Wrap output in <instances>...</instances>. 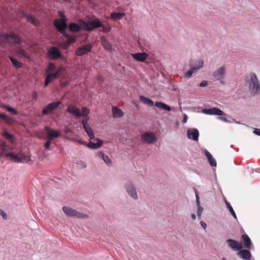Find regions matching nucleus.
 Masks as SVG:
<instances>
[{
	"label": "nucleus",
	"instance_id": "nucleus-39",
	"mask_svg": "<svg viewBox=\"0 0 260 260\" xmlns=\"http://www.w3.org/2000/svg\"><path fill=\"white\" fill-rule=\"evenodd\" d=\"M4 108L6 109L8 111L11 113L12 114L17 115L18 114V111L13 108H12L7 105H4L3 106Z\"/></svg>",
	"mask_w": 260,
	"mask_h": 260
},
{
	"label": "nucleus",
	"instance_id": "nucleus-43",
	"mask_svg": "<svg viewBox=\"0 0 260 260\" xmlns=\"http://www.w3.org/2000/svg\"><path fill=\"white\" fill-rule=\"evenodd\" d=\"M194 73H196L195 70L194 69L190 68V69L189 71H188L184 74V76L185 77L190 78L192 75V74Z\"/></svg>",
	"mask_w": 260,
	"mask_h": 260
},
{
	"label": "nucleus",
	"instance_id": "nucleus-61",
	"mask_svg": "<svg viewBox=\"0 0 260 260\" xmlns=\"http://www.w3.org/2000/svg\"><path fill=\"white\" fill-rule=\"evenodd\" d=\"M32 97L34 99H36L37 98V94L36 92H34L32 94Z\"/></svg>",
	"mask_w": 260,
	"mask_h": 260
},
{
	"label": "nucleus",
	"instance_id": "nucleus-37",
	"mask_svg": "<svg viewBox=\"0 0 260 260\" xmlns=\"http://www.w3.org/2000/svg\"><path fill=\"white\" fill-rule=\"evenodd\" d=\"M19 158L20 162H27L30 160V157L29 155H26L21 152L19 153Z\"/></svg>",
	"mask_w": 260,
	"mask_h": 260
},
{
	"label": "nucleus",
	"instance_id": "nucleus-3",
	"mask_svg": "<svg viewBox=\"0 0 260 260\" xmlns=\"http://www.w3.org/2000/svg\"><path fill=\"white\" fill-rule=\"evenodd\" d=\"M12 43L19 44L21 43V39L13 32L0 35V45L1 46H5L6 44H11Z\"/></svg>",
	"mask_w": 260,
	"mask_h": 260
},
{
	"label": "nucleus",
	"instance_id": "nucleus-18",
	"mask_svg": "<svg viewBox=\"0 0 260 260\" xmlns=\"http://www.w3.org/2000/svg\"><path fill=\"white\" fill-rule=\"evenodd\" d=\"M203 112L208 115H222L223 112L217 108H213L210 109H204Z\"/></svg>",
	"mask_w": 260,
	"mask_h": 260
},
{
	"label": "nucleus",
	"instance_id": "nucleus-46",
	"mask_svg": "<svg viewBox=\"0 0 260 260\" xmlns=\"http://www.w3.org/2000/svg\"><path fill=\"white\" fill-rule=\"evenodd\" d=\"M197 206H198L197 215H198V216L200 218L202 213L203 211V208L202 207H201L200 205H199V206L197 205Z\"/></svg>",
	"mask_w": 260,
	"mask_h": 260
},
{
	"label": "nucleus",
	"instance_id": "nucleus-7",
	"mask_svg": "<svg viewBox=\"0 0 260 260\" xmlns=\"http://www.w3.org/2000/svg\"><path fill=\"white\" fill-rule=\"evenodd\" d=\"M88 120L89 117H86L85 118H84L82 120V123L83 124V128L85 129L86 133L88 134V136H89L91 140L96 141V139H94V134L92 129L88 124Z\"/></svg>",
	"mask_w": 260,
	"mask_h": 260
},
{
	"label": "nucleus",
	"instance_id": "nucleus-52",
	"mask_svg": "<svg viewBox=\"0 0 260 260\" xmlns=\"http://www.w3.org/2000/svg\"><path fill=\"white\" fill-rule=\"evenodd\" d=\"M101 27L103 28L102 31L105 32H108L110 31V28L109 27H107L103 25Z\"/></svg>",
	"mask_w": 260,
	"mask_h": 260
},
{
	"label": "nucleus",
	"instance_id": "nucleus-54",
	"mask_svg": "<svg viewBox=\"0 0 260 260\" xmlns=\"http://www.w3.org/2000/svg\"><path fill=\"white\" fill-rule=\"evenodd\" d=\"M62 34V35L66 38L67 39H68L70 37V35H69L68 34H67L66 31V30H64L63 32H60Z\"/></svg>",
	"mask_w": 260,
	"mask_h": 260
},
{
	"label": "nucleus",
	"instance_id": "nucleus-42",
	"mask_svg": "<svg viewBox=\"0 0 260 260\" xmlns=\"http://www.w3.org/2000/svg\"><path fill=\"white\" fill-rule=\"evenodd\" d=\"M56 66L54 63L50 62L49 63L47 69L46 70L47 73H51L54 71L55 69Z\"/></svg>",
	"mask_w": 260,
	"mask_h": 260
},
{
	"label": "nucleus",
	"instance_id": "nucleus-15",
	"mask_svg": "<svg viewBox=\"0 0 260 260\" xmlns=\"http://www.w3.org/2000/svg\"><path fill=\"white\" fill-rule=\"evenodd\" d=\"M242 248L248 249H251L252 242L250 238L246 234L243 235L241 237V242Z\"/></svg>",
	"mask_w": 260,
	"mask_h": 260
},
{
	"label": "nucleus",
	"instance_id": "nucleus-21",
	"mask_svg": "<svg viewBox=\"0 0 260 260\" xmlns=\"http://www.w3.org/2000/svg\"><path fill=\"white\" fill-rule=\"evenodd\" d=\"M131 56L136 60L143 62L148 57V55L146 53L143 52L133 53Z\"/></svg>",
	"mask_w": 260,
	"mask_h": 260
},
{
	"label": "nucleus",
	"instance_id": "nucleus-12",
	"mask_svg": "<svg viewBox=\"0 0 260 260\" xmlns=\"http://www.w3.org/2000/svg\"><path fill=\"white\" fill-rule=\"evenodd\" d=\"M67 21L65 19H56L54 20V25L55 28L59 32H63L64 30H66L67 27Z\"/></svg>",
	"mask_w": 260,
	"mask_h": 260
},
{
	"label": "nucleus",
	"instance_id": "nucleus-53",
	"mask_svg": "<svg viewBox=\"0 0 260 260\" xmlns=\"http://www.w3.org/2000/svg\"><path fill=\"white\" fill-rule=\"evenodd\" d=\"M70 45L68 44V43H67V42H64V43H62V44L61 45V47H62V48H63V49H67V48H68L69 47V46H70Z\"/></svg>",
	"mask_w": 260,
	"mask_h": 260
},
{
	"label": "nucleus",
	"instance_id": "nucleus-6",
	"mask_svg": "<svg viewBox=\"0 0 260 260\" xmlns=\"http://www.w3.org/2000/svg\"><path fill=\"white\" fill-rule=\"evenodd\" d=\"M142 141L147 144H153L156 141V137L154 133L147 132L141 135Z\"/></svg>",
	"mask_w": 260,
	"mask_h": 260
},
{
	"label": "nucleus",
	"instance_id": "nucleus-45",
	"mask_svg": "<svg viewBox=\"0 0 260 260\" xmlns=\"http://www.w3.org/2000/svg\"><path fill=\"white\" fill-rule=\"evenodd\" d=\"M77 165L78 167L80 169H84L86 167V165L85 162L83 161H81V160L79 161L77 163Z\"/></svg>",
	"mask_w": 260,
	"mask_h": 260
},
{
	"label": "nucleus",
	"instance_id": "nucleus-16",
	"mask_svg": "<svg viewBox=\"0 0 260 260\" xmlns=\"http://www.w3.org/2000/svg\"><path fill=\"white\" fill-rule=\"evenodd\" d=\"M126 189L128 194L134 199L138 198L137 193L134 185L131 182H128L126 185Z\"/></svg>",
	"mask_w": 260,
	"mask_h": 260
},
{
	"label": "nucleus",
	"instance_id": "nucleus-60",
	"mask_svg": "<svg viewBox=\"0 0 260 260\" xmlns=\"http://www.w3.org/2000/svg\"><path fill=\"white\" fill-rule=\"evenodd\" d=\"M187 115H185L184 116L183 119L182 120V122L183 123H186V121H187Z\"/></svg>",
	"mask_w": 260,
	"mask_h": 260
},
{
	"label": "nucleus",
	"instance_id": "nucleus-59",
	"mask_svg": "<svg viewBox=\"0 0 260 260\" xmlns=\"http://www.w3.org/2000/svg\"><path fill=\"white\" fill-rule=\"evenodd\" d=\"M219 119L223 121H225V122H227L228 121V120L226 119V118L224 117H220L218 118Z\"/></svg>",
	"mask_w": 260,
	"mask_h": 260
},
{
	"label": "nucleus",
	"instance_id": "nucleus-23",
	"mask_svg": "<svg viewBox=\"0 0 260 260\" xmlns=\"http://www.w3.org/2000/svg\"><path fill=\"white\" fill-rule=\"evenodd\" d=\"M199 132L197 129H189L187 132V136L189 139L197 141L199 138Z\"/></svg>",
	"mask_w": 260,
	"mask_h": 260
},
{
	"label": "nucleus",
	"instance_id": "nucleus-56",
	"mask_svg": "<svg viewBox=\"0 0 260 260\" xmlns=\"http://www.w3.org/2000/svg\"><path fill=\"white\" fill-rule=\"evenodd\" d=\"M207 84H208L207 81L204 80V81H203L200 83V86L201 87H205V86H206L207 85Z\"/></svg>",
	"mask_w": 260,
	"mask_h": 260
},
{
	"label": "nucleus",
	"instance_id": "nucleus-8",
	"mask_svg": "<svg viewBox=\"0 0 260 260\" xmlns=\"http://www.w3.org/2000/svg\"><path fill=\"white\" fill-rule=\"evenodd\" d=\"M92 48L91 43H87L79 47L75 52V54L78 56L83 55L89 52Z\"/></svg>",
	"mask_w": 260,
	"mask_h": 260
},
{
	"label": "nucleus",
	"instance_id": "nucleus-14",
	"mask_svg": "<svg viewBox=\"0 0 260 260\" xmlns=\"http://www.w3.org/2000/svg\"><path fill=\"white\" fill-rule=\"evenodd\" d=\"M203 64L204 61L201 59L197 60L190 59L189 62L190 68L194 69L196 72H198L199 70L202 68Z\"/></svg>",
	"mask_w": 260,
	"mask_h": 260
},
{
	"label": "nucleus",
	"instance_id": "nucleus-57",
	"mask_svg": "<svg viewBox=\"0 0 260 260\" xmlns=\"http://www.w3.org/2000/svg\"><path fill=\"white\" fill-rule=\"evenodd\" d=\"M201 226H202V228L204 229V230H206V227H207V224L205 222H204V221H201Z\"/></svg>",
	"mask_w": 260,
	"mask_h": 260
},
{
	"label": "nucleus",
	"instance_id": "nucleus-27",
	"mask_svg": "<svg viewBox=\"0 0 260 260\" xmlns=\"http://www.w3.org/2000/svg\"><path fill=\"white\" fill-rule=\"evenodd\" d=\"M205 154L207 156V158L208 160V161L212 167H216V160L212 157V156L210 154V153L207 151V150H205Z\"/></svg>",
	"mask_w": 260,
	"mask_h": 260
},
{
	"label": "nucleus",
	"instance_id": "nucleus-32",
	"mask_svg": "<svg viewBox=\"0 0 260 260\" xmlns=\"http://www.w3.org/2000/svg\"><path fill=\"white\" fill-rule=\"evenodd\" d=\"M124 16V13L113 12L111 14V18L113 20L116 21L121 19Z\"/></svg>",
	"mask_w": 260,
	"mask_h": 260
},
{
	"label": "nucleus",
	"instance_id": "nucleus-62",
	"mask_svg": "<svg viewBox=\"0 0 260 260\" xmlns=\"http://www.w3.org/2000/svg\"><path fill=\"white\" fill-rule=\"evenodd\" d=\"M191 216V218L193 220H195L196 219V215L194 214H192Z\"/></svg>",
	"mask_w": 260,
	"mask_h": 260
},
{
	"label": "nucleus",
	"instance_id": "nucleus-48",
	"mask_svg": "<svg viewBox=\"0 0 260 260\" xmlns=\"http://www.w3.org/2000/svg\"><path fill=\"white\" fill-rule=\"evenodd\" d=\"M51 140H50V139H48V140L46 141L44 145V147L45 149H49L51 145Z\"/></svg>",
	"mask_w": 260,
	"mask_h": 260
},
{
	"label": "nucleus",
	"instance_id": "nucleus-22",
	"mask_svg": "<svg viewBox=\"0 0 260 260\" xmlns=\"http://www.w3.org/2000/svg\"><path fill=\"white\" fill-rule=\"evenodd\" d=\"M8 149L12 150V147L7 145L6 142H2L0 144V157L4 155L6 156V154L8 153L7 151Z\"/></svg>",
	"mask_w": 260,
	"mask_h": 260
},
{
	"label": "nucleus",
	"instance_id": "nucleus-24",
	"mask_svg": "<svg viewBox=\"0 0 260 260\" xmlns=\"http://www.w3.org/2000/svg\"><path fill=\"white\" fill-rule=\"evenodd\" d=\"M82 28V27L79 24V22L78 24L76 23H71L69 25V30L73 32H79Z\"/></svg>",
	"mask_w": 260,
	"mask_h": 260
},
{
	"label": "nucleus",
	"instance_id": "nucleus-17",
	"mask_svg": "<svg viewBox=\"0 0 260 260\" xmlns=\"http://www.w3.org/2000/svg\"><path fill=\"white\" fill-rule=\"evenodd\" d=\"M250 249L245 248L244 249H241L237 252V254L241 258L244 260H250L251 254L250 252Z\"/></svg>",
	"mask_w": 260,
	"mask_h": 260
},
{
	"label": "nucleus",
	"instance_id": "nucleus-41",
	"mask_svg": "<svg viewBox=\"0 0 260 260\" xmlns=\"http://www.w3.org/2000/svg\"><path fill=\"white\" fill-rule=\"evenodd\" d=\"M101 154L102 156V158L104 161L108 165H111V160L109 157V156L103 153H101Z\"/></svg>",
	"mask_w": 260,
	"mask_h": 260
},
{
	"label": "nucleus",
	"instance_id": "nucleus-35",
	"mask_svg": "<svg viewBox=\"0 0 260 260\" xmlns=\"http://www.w3.org/2000/svg\"><path fill=\"white\" fill-rule=\"evenodd\" d=\"M0 118H2L6 123L10 124L12 123L13 119L4 113L0 114Z\"/></svg>",
	"mask_w": 260,
	"mask_h": 260
},
{
	"label": "nucleus",
	"instance_id": "nucleus-28",
	"mask_svg": "<svg viewBox=\"0 0 260 260\" xmlns=\"http://www.w3.org/2000/svg\"><path fill=\"white\" fill-rule=\"evenodd\" d=\"M57 78V77L55 75V74L53 73H50L48 74L45 81V86H47V85L51 81H52Z\"/></svg>",
	"mask_w": 260,
	"mask_h": 260
},
{
	"label": "nucleus",
	"instance_id": "nucleus-55",
	"mask_svg": "<svg viewBox=\"0 0 260 260\" xmlns=\"http://www.w3.org/2000/svg\"><path fill=\"white\" fill-rule=\"evenodd\" d=\"M0 214L3 217L4 219H6L7 218V214L3 210L0 211Z\"/></svg>",
	"mask_w": 260,
	"mask_h": 260
},
{
	"label": "nucleus",
	"instance_id": "nucleus-2",
	"mask_svg": "<svg viewBox=\"0 0 260 260\" xmlns=\"http://www.w3.org/2000/svg\"><path fill=\"white\" fill-rule=\"evenodd\" d=\"M78 22L82 27V29L87 31H92L94 29L101 27L103 26L102 22L98 19L89 20L87 22L83 20H78Z\"/></svg>",
	"mask_w": 260,
	"mask_h": 260
},
{
	"label": "nucleus",
	"instance_id": "nucleus-51",
	"mask_svg": "<svg viewBox=\"0 0 260 260\" xmlns=\"http://www.w3.org/2000/svg\"><path fill=\"white\" fill-rule=\"evenodd\" d=\"M59 15L61 17L60 19H62V20L65 19L66 21H67V19L66 17V16H65V15L64 14V13L63 12H61L59 11Z\"/></svg>",
	"mask_w": 260,
	"mask_h": 260
},
{
	"label": "nucleus",
	"instance_id": "nucleus-34",
	"mask_svg": "<svg viewBox=\"0 0 260 260\" xmlns=\"http://www.w3.org/2000/svg\"><path fill=\"white\" fill-rule=\"evenodd\" d=\"M155 106L158 108H161L162 109L170 111L171 110V108L166 105V104L160 102H157L155 104Z\"/></svg>",
	"mask_w": 260,
	"mask_h": 260
},
{
	"label": "nucleus",
	"instance_id": "nucleus-33",
	"mask_svg": "<svg viewBox=\"0 0 260 260\" xmlns=\"http://www.w3.org/2000/svg\"><path fill=\"white\" fill-rule=\"evenodd\" d=\"M140 100L143 104L150 106H152L154 104V102L151 99L142 95L140 96Z\"/></svg>",
	"mask_w": 260,
	"mask_h": 260
},
{
	"label": "nucleus",
	"instance_id": "nucleus-20",
	"mask_svg": "<svg viewBox=\"0 0 260 260\" xmlns=\"http://www.w3.org/2000/svg\"><path fill=\"white\" fill-rule=\"evenodd\" d=\"M45 130L47 132V134L49 137L48 139H50L51 140L53 138H58L60 135L59 132L55 131L47 126L45 127Z\"/></svg>",
	"mask_w": 260,
	"mask_h": 260
},
{
	"label": "nucleus",
	"instance_id": "nucleus-64",
	"mask_svg": "<svg viewBox=\"0 0 260 260\" xmlns=\"http://www.w3.org/2000/svg\"><path fill=\"white\" fill-rule=\"evenodd\" d=\"M223 260H226V259L225 258H223Z\"/></svg>",
	"mask_w": 260,
	"mask_h": 260
},
{
	"label": "nucleus",
	"instance_id": "nucleus-10",
	"mask_svg": "<svg viewBox=\"0 0 260 260\" xmlns=\"http://www.w3.org/2000/svg\"><path fill=\"white\" fill-rule=\"evenodd\" d=\"M225 71V67L222 66L213 72V76L216 80H219L221 83H223L222 80L224 78Z\"/></svg>",
	"mask_w": 260,
	"mask_h": 260
},
{
	"label": "nucleus",
	"instance_id": "nucleus-36",
	"mask_svg": "<svg viewBox=\"0 0 260 260\" xmlns=\"http://www.w3.org/2000/svg\"><path fill=\"white\" fill-rule=\"evenodd\" d=\"M27 20L29 22L31 23L35 26H38L40 24L39 21L31 15L27 16Z\"/></svg>",
	"mask_w": 260,
	"mask_h": 260
},
{
	"label": "nucleus",
	"instance_id": "nucleus-50",
	"mask_svg": "<svg viewBox=\"0 0 260 260\" xmlns=\"http://www.w3.org/2000/svg\"><path fill=\"white\" fill-rule=\"evenodd\" d=\"M196 198L197 205L199 206V205H200V198H199V192L197 191H196Z\"/></svg>",
	"mask_w": 260,
	"mask_h": 260
},
{
	"label": "nucleus",
	"instance_id": "nucleus-30",
	"mask_svg": "<svg viewBox=\"0 0 260 260\" xmlns=\"http://www.w3.org/2000/svg\"><path fill=\"white\" fill-rule=\"evenodd\" d=\"M16 53L18 56L20 57H25L26 58H29L28 53L21 47L18 48L16 49Z\"/></svg>",
	"mask_w": 260,
	"mask_h": 260
},
{
	"label": "nucleus",
	"instance_id": "nucleus-25",
	"mask_svg": "<svg viewBox=\"0 0 260 260\" xmlns=\"http://www.w3.org/2000/svg\"><path fill=\"white\" fill-rule=\"evenodd\" d=\"M100 39H101V44L104 47V48L109 51H112V46L109 43L108 40L107 39H106V38L104 37H101Z\"/></svg>",
	"mask_w": 260,
	"mask_h": 260
},
{
	"label": "nucleus",
	"instance_id": "nucleus-11",
	"mask_svg": "<svg viewBox=\"0 0 260 260\" xmlns=\"http://www.w3.org/2000/svg\"><path fill=\"white\" fill-rule=\"evenodd\" d=\"M96 140L97 141L96 143L91 141L89 144H86L85 143V142H84V141H83L82 140H76V139L73 140L74 141L78 142L82 145H85L87 146L88 148H90L91 149H97V148H100L102 146V144L103 143L102 141H101L98 139H96Z\"/></svg>",
	"mask_w": 260,
	"mask_h": 260
},
{
	"label": "nucleus",
	"instance_id": "nucleus-58",
	"mask_svg": "<svg viewBox=\"0 0 260 260\" xmlns=\"http://www.w3.org/2000/svg\"><path fill=\"white\" fill-rule=\"evenodd\" d=\"M254 133L258 136H260V129H255L254 131Z\"/></svg>",
	"mask_w": 260,
	"mask_h": 260
},
{
	"label": "nucleus",
	"instance_id": "nucleus-47",
	"mask_svg": "<svg viewBox=\"0 0 260 260\" xmlns=\"http://www.w3.org/2000/svg\"><path fill=\"white\" fill-rule=\"evenodd\" d=\"M76 41V38L74 37H72L70 36V37L68 39V40L66 41L68 43V44L71 45Z\"/></svg>",
	"mask_w": 260,
	"mask_h": 260
},
{
	"label": "nucleus",
	"instance_id": "nucleus-19",
	"mask_svg": "<svg viewBox=\"0 0 260 260\" xmlns=\"http://www.w3.org/2000/svg\"><path fill=\"white\" fill-rule=\"evenodd\" d=\"M67 112L74 115L77 117L81 116V113L80 109L73 105H70L68 106L67 109Z\"/></svg>",
	"mask_w": 260,
	"mask_h": 260
},
{
	"label": "nucleus",
	"instance_id": "nucleus-9",
	"mask_svg": "<svg viewBox=\"0 0 260 260\" xmlns=\"http://www.w3.org/2000/svg\"><path fill=\"white\" fill-rule=\"evenodd\" d=\"M48 56L52 60H55L62 57V55L55 47H52L49 49L48 52Z\"/></svg>",
	"mask_w": 260,
	"mask_h": 260
},
{
	"label": "nucleus",
	"instance_id": "nucleus-4",
	"mask_svg": "<svg viewBox=\"0 0 260 260\" xmlns=\"http://www.w3.org/2000/svg\"><path fill=\"white\" fill-rule=\"evenodd\" d=\"M62 210L66 215L71 217L77 218H87L88 215L68 207H63Z\"/></svg>",
	"mask_w": 260,
	"mask_h": 260
},
{
	"label": "nucleus",
	"instance_id": "nucleus-63",
	"mask_svg": "<svg viewBox=\"0 0 260 260\" xmlns=\"http://www.w3.org/2000/svg\"><path fill=\"white\" fill-rule=\"evenodd\" d=\"M98 79L100 80L101 79V77L100 76L98 77Z\"/></svg>",
	"mask_w": 260,
	"mask_h": 260
},
{
	"label": "nucleus",
	"instance_id": "nucleus-5",
	"mask_svg": "<svg viewBox=\"0 0 260 260\" xmlns=\"http://www.w3.org/2000/svg\"><path fill=\"white\" fill-rule=\"evenodd\" d=\"M61 101L51 102L48 104L43 110L42 113L43 115H50L58 108L61 104Z\"/></svg>",
	"mask_w": 260,
	"mask_h": 260
},
{
	"label": "nucleus",
	"instance_id": "nucleus-29",
	"mask_svg": "<svg viewBox=\"0 0 260 260\" xmlns=\"http://www.w3.org/2000/svg\"><path fill=\"white\" fill-rule=\"evenodd\" d=\"M6 157L9 158L16 162H20L19 154L18 155H16L14 153L10 152L6 154Z\"/></svg>",
	"mask_w": 260,
	"mask_h": 260
},
{
	"label": "nucleus",
	"instance_id": "nucleus-1",
	"mask_svg": "<svg viewBox=\"0 0 260 260\" xmlns=\"http://www.w3.org/2000/svg\"><path fill=\"white\" fill-rule=\"evenodd\" d=\"M248 85L249 90L253 95H260V83L256 75L250 73L246 79Z\"/></svg>",
	"mask_w": 260,
	"mask_h": 260
},
{
	"label": "nucleus",
	"instance_id": "nucleus-26",
	"mask_svg": "<svg viewBox=\"0 0 260 260\" xmlns=\"http://www.w3.org/2000/svg\"><path fill=\"white\" fill-rule=\"evenodd\" d=\"M2 136L5 137L7 140H8L10 143H13L15 141V139L14 136L10 133H9L5 129H3V132L2 133Z\"/></svg>",
	"mask_w": 260,
	"mask_h": 260
},
{
	"label": "nucleus",
	"instance_id": "nucleus-44",
	"mask_svg": "<svg viewBox=\"0 0 260 260\" xmlns=\"http://www.w3.org/2000/svg\"><path fill=\"white\" fill-rule=\"evenodd\" d=\"M90 113V110L86 107H83L82 108V113L81 116H83L85 118L86 117H88L87 115Z\"/></svg>",
	"mask_w": 260,
	"mask_h": 260
},
{
	"label": "nucleus",
	"instance_id": "nucleus-40",
	"mask_svg": "<svg viewBox=\"0 0 260 260\" xmlns=\"http://www.w3.org/2000/svg\"><path fill=\"white\" fill-rule=\"evenodd\" d=\"M225 204H226L227 208L229 209L231 214L236 219L237 218L236 214L234 210H233L232 207L231 206L230 204L227 201H225Z\"/></svg>",
	"mask_w": 260,
	"mask_h": 260
},
{
	"label": "nucleus",
	"instance_id": "nucleus-38",
	"mask_svg": "<svg viewBox=\"0 0 260 260\" xmlns=\"http://www.w3.org/2000/svg\"><path fill=\"white\" fill-rule=\"evenodd\" d=\"M10 59L12 61L13 65L17 68H20L22 66V63L20 61H18L16 59L13 58L12 56H9Z\"/></svg>",
	"mask_w": 260,
	"mask_h": 260
},
{
	"label": "nucleus",
	"instance_id": "nucleus-31",
	"mask_svg": "<svg viewBox=\"0 0 260 260\" xmlns=\"http://www.w3.org/2000/svg\"><path fill=\"white\" fill-rule=\"evenodd\" d=\"M112 112L114 117H121L123 116V111L117 107H113Z\"/></svg>",
	"mask_w": 260,
	"mask_h": 260
},
{
	"label": "nucleus",
	"instance_id": "nucleus-49",
	"mask_svg": "<svg viewBox=\"0 0 260 260\" xmlns=\"http://www.w3.org/2000/svg\"><path fill=\"white\" fill-rule=\"evenodd\" d=\"M62 71V68L60 67L59 68L55 73H53L57 77H58L59 76H60V74H61V72Z\"/></svg>",
	"mask_w": 260,
	"mask_h": 260
},
{
	"label": "nucleus",
	"instance_id": "nucleus-13",
	"mask_svg": "<svg viewBox=\"0 0 260 260\" xmlns=\"http://www.w3.org/2000/svg\"><path fill=\"white\" fill-rule=\"evenodd\" d=\"M226 243L230 248L235 251H238L242 249V243H240L236 240L229 239L226 240Z\"/></svg>",
	"mask_w": 260,
	"mask_h": 260
}]
</instances>
